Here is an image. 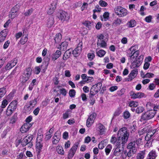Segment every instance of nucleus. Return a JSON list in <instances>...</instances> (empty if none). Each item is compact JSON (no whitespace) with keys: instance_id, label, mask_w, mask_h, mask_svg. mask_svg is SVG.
<instances>
[{"instance_id":"6","label":"nucleus","mask_w":159,"mask_h":159,"mask_svg":"<svg viewBox=\"0 0 159 159\" xmlns=\"http://www.w3.org/2000/svg\"><path fill=\"white\" fill-rule=\"evenodd\" d=\"M102 85L101 82H99L93 85L90 89V94L92 96L95 95L100 90Z\"/></svg>"},{"instance_id":"16","label":"nucleus","mask_w":159,"mask_h":159,"mask_svg":"<svg viewBox=\"0 0 159 159\" xmlns=\"http://www.w3.org/2000/svg\"><path fill=\"white\" fill-rule=\"evenodd\" d=\"M157 155L156 151L154 150L151 151L149 153L147 159H156Z\"/></svg>"},{"instance_id":"31","label":"nucleus","mask_w":159,"mask_h":159,"mask_svg":"<svg viewBox=\"0 0 159 159\" xmlns=\"http://www.w3.org/2000/svg\"><path fill=\"white\" fill-rule=\"evenodd\" d=\"M48 64V62H45L44 63H43V65L40 66L41 68V69H42L43 72H45L47 69Z\"/></svg>"},{"instance_id":"49","label":"nucleus","mask_w":159,"mask_h":159,"mask_svg":"<svg viewBox=\"0 0 159 159\" xmlns=\"http://www.w3.org/2000/svg\"><path fill=\"white\" fill-rule=\"evenodd\" d=\"M5 88H2L0 89V96L2 97L6 93Z\"/></svg>"},{"instance_id":"29","label":"nucleus","mask_w":159,"mask_h":159,"mask_svg":"<svg viewBox=\"0 0 159 159\" xmlns=\"http://www.w3.org/2000/svg\"><path fill=\"white\" fill-rule=\"evenodd\" d=\"M68 45V43L66 42H64L62 43L60 45V49L62 50L63 51H65L67 49Z\"/></svg>"},{"instance_id":"32","label":"nucleus","mask_w":159,"mask_h":159,"mask_svg":"<svg viewBox=\"0 0 159 159\" xmlns=\"http://www.w3.org/2000/svg\"><path fill=\"white\" fill-rule=\"evenodd\" d=\"M96 53L98 57H102L104 56L106 53V52L103 50L101 49L100 50L97 51V49H96Z\"/></svg>"},{"instance_id":"43","label":"nucleus","mask_w":159,"mask_h":159,"mask_svg":"<svg viewBox=\"0 0 159 159\" xmlns=\"http://www.w3.org/2000/svg\"><path fill=\"white\" fill-rule=\"evenodd\" d=\"M59 79V75H56L53 78V81L54 82V84L56 85H57L59 82V81H58V80Z\"/></svg>"},{"instance_id":"13","label":"nucleus","mask_w":159,"mask_h":159,"mask_svg":"<svg viewBox=\"0 0 159 159\" xmlns=\"http://www.w3.org/2000/svg\"><path fill=\"white\" fill-rule=\"evenodd\" d=\"M57 5V0H55L52 2L49 7V8L48 11V14H52L53 13L54 10L56 8Z\"/></svg>"},{"instance_id":"61","label":"nucleus","mask_w":159,"mask_h":159,"mask_svg":"<svg viewBox=\"0 0 159 159\" xmlns=\"http://www.w3.org/2000/svg\"><path fill=\"white\" fill-rule=\"evenodd\" d=\"M156 130H153L152 131L149 132L148 134H147V136L148 137H150V138H151L156 133Z\"/></svg>"},{"instance_id":"55","label":"nucleus","mask_w":159,"mask_h":159,"mask_svg":"<svg viewBox=\"0 0 159 159\" xmlns=\"http://www.w3.org/2000/svg\"><path fill=\"white\" fill-rule=\"evenodd\" d=\"M8 104V101L6 99L4 100L2 102L1 108H5Z\"/></svg>"},{"instance_id":"11","label":"nucleus","mask_w":159,"mask_h":159,"mask_svg":"<svg viewBox=\"0 0 159 159\" xmlns=\"http://www.w3.org/2000/svg\"><path fill=\"white\" fill-rule=\"evenodd\" d=\"M82 43H80L77 47L73 51L72 53L75 57H77L80 54L82 49Z\"/></svg>"},{"instance_id":"3","label":"nucleus","mask_w":159,"mask_h":159,"mask_svg":"<svg viewBox=\"0 0 159 159\" xmlns=\"http://www.w3.org/2000/svg\"><path fill=\"white\" fill-rule=\"evenodd\" d=\"M156 112L155 110H152L147 111L143 114L141 116L140 120H148L152 118L155 116Z\"/></svg>"},{"instance_id":"4","label":"nucleus","mask_w":159,"mask_h":159,"mask_svg":"<svg viewBox=\"0 0 159 159\" xmlns=\"http://www.w3.org/2000/svg\"><path fill=\"white\" fill-rule=\"evenodd\" d=\"M17 102L16 100L12 101L9 105L6 111V115L10 116L17 107Z\"/></svg>"},{"instance_id":"2","label":"nucleus","mask_w":159,"mask_h":159,"mask_svg":"<svg viewBox=\"0 0 159 159\" xmlns=\"http://www.w3.org/2000/svg\"><path fill=\"white\" fill-rule=\"evenodd\" d=\"M139 52L138 50V47L137 45L131 47L127 51V56L130 60L136 59L139 56Z\"/></svg>"},{"instance_id":"14","label":"nucleus","mask_w":159,"mask_h":159,"mask_svg":"<svg viewBox=\"0 0 159 159\" xmlns=\"http://www.w3.org/2000/svg\"><path fill=\"white\" fill-rule=\"evenodd\" d=\"M33 124L26 123H25L21 127L20 131L22 133H25L27 132L30 128L32 126Z\"/></svg>"},{"instance_id":"35","label":"nucleus","mask_w":159,"mask_h":159,"mask_svg":"<svg viewBox=\"0 0 159 159\" xmlns=\"http://www.w3.org/2000/svg\"><path fill=\"white\" fill-rule=\"evenodd\" d=\"M103 17H101V20L102 21H106L109 18V13L107 12H105L103 16Z\"/></svg>"},{"instance_id":"56","label":"nucleus","mask_w":159,"mask_h":159,"mask_svg":"<svg viewBox=\"0 0 159 159\" xmlns=\"http://www.w3.org/2000/svg\"><path fill=\"white\" fill-rule=\"evenodd\" d=\"M60 92L61 94L64 96H66L67 94V91L66 89L64 88H62L60 89Z\"/></svg>"},{"instance_id":"51","label":"nucleus","mask_w":159,"mask_h":159,"mask_svg":"<svg viewBox=\"0 0 159 159\" xmlns=\"http://www.w3.org/2000/svg\"><path fill=\"white\" fill-rule=\"evenodd\" d=\"M124 117L125 119H127L130 116V114L128 111H125L124 112Z\"/></svg>"},{"instance_id":"9","label":"nucleus","mask_w":159,"mask_h":159,"mask_svg":"<svg viewBox=\"0 0 159 159\" xmlns=\"http://www.w3.org/2000/svg\"><path fill=\"white\" fill-rule=\"evenodd\" d=\"M79 143L77 142L74 144L72 147L70 149L69 152V156L72 157L74 155L76 150L77 149Z\"/></svg>"},{"instance_id":"42","label":"nucleus","mask_w":159,"mask_h":159,"mask_svg":"<svg viewBox=\"0 0 159 159\" xmlns=\"http://www.w3.org/2000/svg\"><path fill=\"white\" fill-rule=\"evenodd\" d=\"M136 152L135 151L129 149V151L127 152V154H127L128 157H130L133 156L136 153Z\"/></svg>"},{"instance_id":"57","label":"nucleus","mask_w":159,"mask_h":159,"mask_svg":"<svg viewBox=\"0 0 159 159\" xmlns=\"http://www.w3.org/2000/svg\"><path fill=\"white\" fill-rule=\"evenodd\" d=\"M83 24L88 28H90L91 23L90 21H86L83 23Z\"/></svg>"},{"instance_id":"58","label":"nucleus","mask_w":159,"mask_h":159,"mask_svg":"<svg viewBox=\"0 0 159 159\" xmlns=\"http://www.w3.org/2000/svg\"><path fill=\"white\" fill-rule=\"evenodd\" d=\"M70 115V112L69 111H67L64 113L63 114V119H66L68 118Z\"/></svg>"},{"instance_id":"40","label":"nucleus","mask_w":159,"mask_h":159,"mask_svg":"<svg viewBox=\"0 0 159 159\" xmlns=\"http://www.w3.org/2000/svg\"><path fill=\"white\" fill-rule=\"evenodd\" d=\"M20 5L19 4L15 5L11 10V11L15 12H17L20 7Z\"/></svg>"},{"instance_id":"47","label":"nucleus","mask_w":159,"mask_h":159,"mask_svg":"<svg viewBox=\"0 0 159 159\" xmlns=\"http://www.w3.org/2000/svg\"><path fill=\"white\" fill-rule=\"evenodd\" d=\"M33 11L32 8H31L28 10L24 14L25 16H29L31 15Z\"/></svg>"},{"instance_id":"12","label":"nucleus","mask_w":159,"mask_h":159,"mask_svg":"<svg viewBox=\"0 0 159 159\" xmlns=\"http://www.w3.org/2000/svg\"><path fill=\"white\" fill-rule=\"evenodd\" d=\"M59 18V19L63 22L64 21H68L70 18L69 16L67 13L63 11L60 12Z\"/></svg>"},{"instance_id":"23","label":"nucleus","mask_w":159,"mask_h":159,"mask_svg":"<svg viewBox=\"0 0 159 159\" xmlns=\"http://www.w3.org/2000/svg\"><path fill=\"white\" fill-rule=\"evenodd\" d=\"M62 39V35L60 33L56 34L54 38V40L56 43H58L60 42Z\"/></svg>"},{"instance_id":"30","label":"nucleus","mask_w":159,"mask_h":159,"mask_svg":"<svg viewBox=\"0 0 159 159\" xmlns=\"http://www.w3.org/2000/svg\"><path fill=\"white\" fill-rule=\"evenodd\" d=\"M122 23V20L121 19L117 18L112 23V25L116 27L118 25H120Z\"/></svg>"},{"instance_id":"54","label":"nucleus","mask_w":159,"mask_h":159,"mask_svg":"<svg viewBox=\"0 0 159 159\" xmlns=\"http://www.w3.org/2000/svg\"><path fill=\"white\" fill-rule=\"evenodd\" d=\"M98 125V128L100 132L102 133L104 132L105 130L104 126L101 124H99Z\"/></svg>"},{"instance_id":"45","label":"nucleus","mask_w":159,"mask_h":159,"mask_svg":"<svg viewBox=\"0 0 159 159\" xmlns=\"http://www.w3.org/2000/svg\"><path fill=\"white\" fill-rule=\"evenodd\" d=\"M28 40V37H27V34H26V36L24 37V38H22L20 40V43L22 44H24Z\"/></svg>"},{"instance_id":"46","label":"nucleus","mask_w":159,"mask_h":159,"mask_svg":"<svg viewBox=\"0 0 159 159\" xmlns=\"http://www.w3.org/2000/svg\"><path fill=\"white\" fill-rule=\"evenodd\" d=\"M138 105V103L136 102L132 101L129 103V106L132 107H136Z\"/></svg>"},{"instance_id":"22","label":"nucleus","mask_w":159,"mask_h":159,"mask_svg":"<svg viewBox=\"0 0 159 159\" xmlns=\"http://www.w3.org/2000/svg\"><path fill=\"white\" fill-rule=\"evenodd\" d=\"M61 52L59 50H57L52 56V59L54 60H57L61 55Z\"/></svg>"},{"instance_id":"52","label":"nucleus","mask_w":159,"mask_h":159,"mask_svg":"<svg viewBox=\"0 0 159 159\" xmlns=\"http://www.w3.org/2000/svg\"><path fill=\"white\" fill-rule=\"evenodd\" d=\"M121 158L122 159H125L127 157V152L126 151H124L122 152L121 153Z\"/></svg>"},{"instance_id":"53","label":"nucleus","mask_w":159,"mask_h":159,"mask_svg":"<svg viewBox=\"0 0 159 159\" xmlns=\"http://www.w3.org/2000/svg\"><path fill=\"white\" fill-rule=\"evenodd\" d=\"M71 54V52L70 51L69 49L65 52L64 54V57H67V58H69Z\"/></svg>"},{"instance_id":"17","label":"nucleus","mask_w":159,"mask_h":159,"mask_svg":"<svg viewBox=\"0 0 159 159\" xmlns=\"http://www.w3.org/2000/svg\"><path fill=\"white\" fill-rule=\"evenodd\" d=\"M7 29H5L0 33V42H2L4 41L7 34Z\"/></svg>"},{"instance_id":"15","label":"nucleus","mask_w":159,"mask_h":159,"mask_svg":"<svg viewBox=\"0 0 159 159\" xmlns=\"http://www.w3.org/2000/svg\"><path fill=\"white\" fill-rule=\"evenodd\" d=\"M138 72V71L137 70H132L129 75V78L127 79V81H129L132 80L133 79H134L136 76Z\"/></svg>"},{"instance_id":"39","label":"nucleus","mask_w":159,"mask_h":159,"mask_svg":"<svg viewBox=\"0 0 159 159\" xmlns=\"http://www.w3.org/2000/svg\"><path fill=\"white\" fill-rule=\"evenodd\" d=\"M43 145L40 141L37 142L36 144V148L38 150V152H40L42 149Z\"/></svg>"},{"instance_id":"63","label":"nucleus","mask_w":159,"mask_h":159,"mask_svg":"<svg viewBox=\"0 0 159 159\" xmlns=\"http://www.w3.org/2000/svg\"><path fill=\"white\" fill-rule=\"evenodd\" d=\"M88 57L90 60H92L94 57L93 53H89L88 54Z\"/></svg>"},{"instance_id":"50","label":"nucleus","mask_w":159,"mask_h":159,"mask_svg":"<svg viewBox=\"0 0 159 159\" xmlns=\"http://www.w3.org/2000/svg\"><path fill=\"white\" fill-rule=\"evenodd\" d=\"M69 93L70 97H73L75 95V91L74 89H72L69 91Z\"/></svg>"},{"instance_id":"21","label":"nucleus","mask_w":159,"mask_h":159,"mask_svg":"<svg viewBox=\"0 0 159 159\" xmlns=\"http://www.w3.org/2000/svg\"><path fill=\"white\" fill-rule=\"evenodd\" d=\"M97 45L98 47H100L103 48H106L107 47V43L103 40L100 41L99 40H98Z\"/></svg>"},{"instance_id":"18","label":"nucleus","mask_w":159,"mask_h":159,"mask_svg":"<svg viewBox=\"0 0 159 159\" xmlns=\"http://www.w3.org/2000/svg\"><path fill=\"white\" fill-rule=\"evenodd\" d=\"M127 148L128 149L137 151V147L135 144V141L131 142L129 143L127 146Z\"/></svg>"},{"instance_id":"7","label":"nucleus","mask_w":159,"mask_h":159,"mask_svg":"<svg viewBox=\"0 0 159 159\" xmlns=\"http://www.w3.org/2000/svg\"><path fill=\"white\" fill-rule=\"evenodd\" d=\"M33 137L32 135L27 136L24 138L22 141V145L23 146H25L27 144L29 145V147L32 146V143L31 142L33 139Z\"/></svg>"},{"instance_id":"62","label":"nucleus","mask_w":159,"mask_h":159,"mask_svg":"<svg viewBox=\"0 0 159 159\" xmlns=\"http://www.w3.org/2000/svg\"><path fill=\"white\" fill-rule=\"evenodd\" d=\"M147 130V128H145L139 131L138 132L139 134V135H143L145 133Z\"/></svg>"},{"instance_id":"1","label":"nucleus","mask_w":159,"mask_h":159,"mask_svg":"<svg viewBox=\"0 0 159 159\" xmlns=\"http://www.w3.org/2000/svg\"><path fill=\"white\" fill-rule=\"evenodd\" d=\"M117 135L118 138V141L116 143V146H117V148H118L120 145L121 140L123 144L127 142L129 136V133L127 131V128L124 127L119 130Z\"/></svg>"},{"instance_id":"28","label":"nucleus","mask_w":159,"mask_h":159,"mask_svg":"<svg viewBox=\"0 0 159 159\" xmlns=\"http://www.w3.org/2000/svg\"><path fill=\"white\" fill-rule=\"evenodd\" d=\"M143 59V55H141L135 61H135L136 63H137V65L139 66L142 63V61Z\"/></svg>"},{"instance_id":"38","label":"nucleus","mask_w":159,"mask_h":159,"mask_svg":"<svg viewBox=\"0 0 159 159\" xmlns=\"http://www.w3.org/2000/svg\"><path fill=\"white\" fill-rule=\"evenodd\" d=\"M17 15V12H15L11 11L10 12V14L9 15V16L10 18H11L12 19H14L15 18Z\"/></svg>"},{"instance_id":"48","label":"nucleus","mask_w":159,"mask_h":159,"mask_svg":"<svg viewBox=\"0 0 159 159\" xmlns=\"http://www.w3.org/2000/svg\"><path fill=\"white\" fill-rule=\"evenodd\" d=\"M94 96L89 94V98L90 99V103L92 105H93L95 102V99L93 98Z\"/></svg>"},{"instance_id":"27","label":"nucleus","mask_w":159,"mask_h":159,"mask_svg":"<svg viewBox=\"0 0 159 159\" xmlns=\"http://www.w3.org/2000/svg\"><path fill=\"white\" fill-rule=\"evenodd\" d=\"M143 73V71H141V76L143 78H151L153 77L154 76V75L153 73H147L145 75H142V73Z\"/></svg>"},{"instance_id":"8","label":"nucleus","mask_w":159,"mask_h":159,"mask_svg":"<svg viewBox=\"0 0 159 159\" xmlns=\"http://www.w3.org/2000/svg\"><path fill=\"white\" fill-rule=\"evenodd\" d=\"M96 116V114L94 112L92 113L89 116L86 122V125L88 127H90L93 123Z\"/></svg>"},{"instance_id":"19","label":"nucleus","mask_w":159,"mask_h":159,"mask_svg":"<svg viewBox=\"0 0 159 159\" xmlns=\"http://www.w3.org/2000/svg\"><path fill=\"white\" fill-rule=\"evenodd\" d=\"M54 23L53 17L51 16L47 20V25L48 27H51L53 25Z\"/></svg>"},{"instance_id":"5","label":"nucleus","mask_w":159,"mask_h":159,"mask_svg":"<svg viewBox=\"0 0 159 159\" xmlns=\"http://www.w3.org/2000/svg\"><path fill=\"white\" fill-rule=\"evenodd\" d=\"M114 10L116 14L120 17L125 16L127 14V10L121 7H117Z\"/></svg>"},{"instance_id":"34","label":"nucleus","mask_w":159,"mask_h":159,"mask_svg":"<svg viewBox=\"0 0 159 159\" xmlns=\"http://www.w3.org/2000/svg\"><path fill=\"white\" fill-rule=\"evenodd\" d=\"M122 152L121 150H120L119 148H117L114 152V154L115 156H120Z\"/></svg>"},{"instance_id":"10","label":"nucleus","mask_w":159,"mask_h":159,"mask_svg":"<svg viewBox=\"0 0 159 159\" xmlns=\"http://www.w3.org/2000/svg\"><path fill=\"white\" fill-rule=\"evenodd\" d=\"M61 137V135L59 131H57L55 134L52 137V143L53 144H57L59 141Z\"/></svg>"},{"instance_id":"59","label":"nucleus","mask_w":159,"mask_h":159,"mask_svg":"<svg viewBox=\"0 0 159 159\" xmlns=\"http://www.w3.org/2000/svg\"><path fill=\"white\" fill-rule=\"evenodd\" d=\"M99 4L101 6L103 7H105L107 5V3L106 2L102 0L100 1L99 2Z\"/></svg>"},{"instance_id":"64","label":"nucleus","mask_w":159,"mask_h":159,"mask_svg":"<svg viewBox=\"0 0 159 159\" xmlns=\"http://www.w3.org/2000/svg\"><path fill=\"white\" fill-rule=\"evenodd\" d=\"M93 80V79L92 77H87L84 81L88 83L92 81Z\"/></svg>"},{"instance_id":"36","label":"nucleus","mask_w":159,"mask_h":159,"mask_svg":"<svg viewBox=\"0 0 159 159\" xmlns=\"http://www.w3.org/2000/svg\"><path fill=\"white\" fill-rule=\"evenodd\" d=\"M112 146L111 144L108 145L105 149V152L107 155H108L109 154L111 149Z\"/></svg>"},{"instance_id":"44","label":"nucleus","mask_w":159,"mask_h":159,"mask_svg":"<svg viewBox=\"0 0 159 159\" xmlns=\"http://www.w3.org/2000/svg\"><path fill=\"white\" fill-rule=\"evenodd\" d=\"M144 107H138L136 110V112L138 114H139L143 112L144 110Z\"/></svg>"},{"instance_id":"41","label":"nucleus","mask_w":159,"mask_h":159,"mask_svg":"<svg viewBox=\"0 0 159 159\" xmlns=\"http://www.w3.org/2000/svg\"><path fill=\"white\" fill-rule=\"evenodd\" d=\"M32 71V69L31 67H30L26 69V70L24 72V73H25L26 75H27V76H30L31 74Z\"/></svg>"},{"instance_id":"25","label":"nucleus","mask_w":159,"mask_h":159,"mask_svg":"<svg viewBox=\"0 0 159 159\" xmlns=\"http://www.w3.org/2000/svg\"><path fill=\"white\" fill-rule=\"evenodd\" d=\"M145 155V152L143 151L137 154L136 159H143Z\"/></svg>"},{"instance_id":"26","label":"nucleus","mask_w":159,"mask_h":159,"mask_svg":"<svg viewBox=\"0 0 159 159\" xmlns=\"http://www.w3.org/2000/svg\"><path fill=\"white\" fill-rule=\"evenodd\" d=\"M17 114L15 113L11 118L10 120V124H13L15 123L17 119Z\"/></svg>"},{"instance_id":"37","label":"nucleus","mask_w":159,"mask_h":159,"mask_svg":"<svg viewBox=\"0 0 159 159\" xmlns=\"http://www.w3.org/2000/svg\"><path fill=\"white\" fill-rule=\"evenodd\" d=\"M37 99L34 98L33 100H32L31 101H30L29 102V107H34L35 105L37 104Z\"/></svg>"},{"instance_id":"33","label":"nucleus","mask_w":159,"mask_h":159,"mask_svg":"<svg viewBox=\"0 0 159 159\" xmlns=\"http://www.w3.org/2000/svg\"><path fill=\"white\" fill-rule=\"evenodd\" d=\"M57 151L58 153L61 155H63L64 153L63 148L60 146H58L57 147Z\"/></svg>"},{"instance_id":"60","label":"nucleus","mask_w":159,"mask_h":159,"mask_svg":"<svg viewBox=\"0 0 159 159\" xmlns=\"http://www.w3.org/2000/svg\"><path fill=\"white\" fill-rule=\"evenodd\" d=\"M35 72L36 74H38L40 72L41 68L40 66H36L35 68Z\"/></svg>"},{"instance_id":"24","label":"nucleus","mask_w":159,"mask_h":159,"mask_svg":"<svg viewBox=\"0 0 159 159\" xmlns=\"http://www.w3.org/2000/svg\"><path fill=\"white\" fill-rule=\"evenodd\" d=\"M136 22L134 20H131L127 22V25L129 28L134 27L136 25Z\"/></svg>"},{"instance_id":"20","label":"nucleus","mask_w":159,"mask_h":159,"mask_svg":"<svg viewBox=\"0 0 159 159\" xmlns=\"http://www.w3.org/2000/svg\"><path fill=\"white\" fill-rule=\"evenodd\" d=\"M131 96L132 97L134 98H140L143 97L144 94L141 92H138L136 93H133Z\"/></svg>"}]
</instances>
